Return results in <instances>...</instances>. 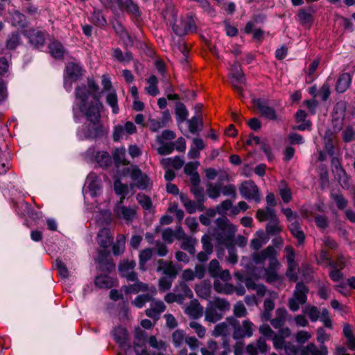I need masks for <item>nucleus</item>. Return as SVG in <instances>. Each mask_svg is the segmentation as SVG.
Returning <instances> with one entry per match:
<instances>
[{
  "label": "nucleus",
  "instance_id": "nucleus-62",
  "mask_svg": "<svg viewBox=\"0 0 355 355\" xmlns=\"http://www.w3.org/2000/svg\"><path fill=\"white\" fill-rule=\"evenodd\" d=\"M114 189L116 194L126 196L128 193V187L127 184L121 183L117 180L114 182Z\"/></svg>",
  "mask_w": 355,
  "mask_h": 355
},
{
  "label": "nucleus",
  "instance_id": "nucleus-20",
  "mask_svg": "<svg viewBox=\"0 0 355 355\" xmlns=\"http://www.w3.org/2000/svg\"><path fill=\"white\" fill-rule=\"evenodd\" d=\"M113 236L110 229L102 228L98 233L97 241L103 248H107L112 242Z\"/></svg>",
  "mask_w": 355,
  "mask_h": 355
},
{
  "label": "nucleus",
  "instance_id": "nucleus-5",
  "mask_svg": "<svg viewBox=\"0 0 355 355\" xmlns=\"http://www.w3.org/2000/svg\"><path fill=\"white\" fill-rule=\"evenodd\" d=\"M226 321L233 329L232 338L234 340L250 338L254 333V324L248 319L245 320L241 324L240 322L234 317L230 316L226 318Z\"/></svg>",
  "mask_w": 355,
  "mask_h": 355
},
{
  "label": "nucleus",
  "instance_id": "nucleus-15",
  "mask_svg": "<svg viewBox=\"0 0 355 355\" xmlns=\"http://www.w3.org/2000/svg\"><path fill=\"white\" fill-rule=\"evenodd\" d=\"M181 25L182 28H180V25H173L174 33L178 36H184L189 32H193L196 30V23L191 16H187L181 19Z\"/></svg>",
  "mask_w": 355,
  "mask_h": 355
},
{
  "label": "nucleus",
  "instance_id": "nucleus-44",
  "mask_svg": "<svg viewBox=\"0 0 355 355\" xmlns=\"http://www.w3.org/2000/svg\"><path fill=\"white\" fill-rule=\"evenodd\" d=\"M88 189L92 197L96 196L101 191V181L94 177L89 182Z\"/></svg>",
  "mask_w": 355,
  "mask_h": 355
},
{
  "label": "nucleus",
  "instance_id": "nucleus-38",
  "mask_svg": "<svg viewBox=\"0 0 355 355\" xmlns=\"http://www.w3.org/2000/svg\"><path fill=\"white\" fill-rule=\"evenodd\" d=\"M21 43L20 35L18 32L11 33L6 40V46L9 50L15 49Z\"/></svg>",
  "mask_w": 355,
  "mask_h": 355
},
{
  "label": "nucleus",
  "instance_id": "nucleus-22",
  "mask_svg": "<svg viewBox=\"0 0 355 355\" xmlns=\"http://www.w3.org/2000/svg\"><path fill=\"white\" fill-rule=\"evenodd\" d=\"M218 279H216L214 282V289L216 292L225 295H230L234 292L235 287L232 284L227 282H221Z\"/></svg>",
  "mask_w": 355,
  "mask_h": 355
},
{
  "label": "nucleus",
  "instance_id": "nucleus-64",
  "mask_svg": "<svg viewBox=\"0 0 355 355\" xmlns=\"http://www.w3.org/2000/svg\"><path fill=\"white\" fill-rule=\"evenodd\" d=\"M232 207V202L230 200H225L216 206L217 213L219 214H225L226 211Z\"/></svg>",
  "mask_w": 355,
  "mask_h": 355
},
{
  "label": "nucleus",
  "instance_id": "nucleus-52",
  "mask_svg": "<svg viewBox=\"0 0 355 355\" xmlns=\"http://www.w3.org/2000/svg\"><path fill=\"white\" fill-rule=\"evenodd\" d=\"M304 313L306 314L312 322H315L320 318V311L315 306H308L305 308Z\"/></svg>",
  "mask_w": 355,
  "mask_h": 355
},
{
  "label": "nucleus",
  "instance_id": "nucleus-53",
  "mask_svg": "<svg viewBox=\"0 0 355 355\" xmlns=\"http://www.w3.org/2000/svg\"><path fill=\"white\" fill-rule=\"evenodd\" d=\"M233 313L236 318L245 317L248 314L247 309L241 302H237L234 305Z\"/></svg>",
  "mask_w": 355,
  "mask_h": 355
},
{
  "label": "nucleus",
  "instance_id": "nucleus-46",
  "mask_svg": "<svg viewBox=\"0 0 355 355\" xmlns=\"http://www.w3.org/2000/svg\"><path fill=\"white\" fill-rule=\"evenodd\" d=\"M331 198L334 200L336 204L337 207L339 209H345L348 204V201L347 199L344 198V196L338 192H331Z\"/></svg>",
  "mask_w": 355,
  "mask_h": 355
},
{
  "label": "nucleus",
  "instance_id": "nucleus-60",
  "mask_svg": "<svg viewBox=\"0 0 355 355\" xmlns=\"http://www.w3.org/2000/svg\"><path fill=\"white\" fill-rule=\"evenodd\" d=\"M136 283L126 288L127 293H137L140 291H145L148 289V285L141 282L135 281Z\"/></svg>",
  "mask_w": 355,
  "mask_h": 355
},
{
  "label": "nucleus",
  "instance_id": "nucleus-63",
  "mask_svg": "<svg viewBox=\"0 0 355 355\" xmlns=\"http://www.w3.org/2000/svg\"><path fill=\"white\" fill-rule=\"evenodd\" d=\"M175 148V145L172 142L165 143L158 148L157 152L159 155H168L171 154Z\"/></svg>",
  "mask_w": 355,
  "mask_h": 355
},
{
  "label": "nucleus",
  "instance_id": "nucleus-7",
  "mask_svg": "<svg viewBox=\"0 0 355 355\" xmlns=\"http://www.w3.org/2000/svg\"><path fill=\"white\" fill-rule=\"evenodd\" d=\"M308 287L303 283L296 284L293 297L288 300V307L292 311H297L300 306L304 304L307 300Z\"/></svg>",
  "mask_w": 355,
  "mask_h": 355
},
{
  "label": "nucleus",
  "instance_id": "nucleus-2",
  "mask_svg": "<svg viewBox=\"0 0 355 355\" xmlns=\"http://www.w3.org/2000/svg\"><path fill=\"white\" fill-rule=\"evenodd\" d=\"M216 225L214 230L213 236L218 245H223L228 248L227 261L235 264L238 261L236 250L234 246V238L237 230L236 227L230 223L229 219L223 216L215 220Z\"/></svg>",
  "mask_w": 355,
  "mask_h": 355
},
{
  "label": "nucleus",
  "instance_id": "nucleus-56",
  "mask_svg": "<svg viewBox=\"0 0 355 355\" xmlns=\"http://www.w3.org/2000/svg\"><path fill=\"white\" fill-rule=\"evenodd\" d=\"M173 278L169 277H162L159 280V289L162 292L169 290L172 286Z\"/></svg>",
  "mask_w": 355,
  "mask_h": 355
},
{
  "label": "nucleus",
  "instance_id": "nucleus-58",
  "mask_svg": "<svg viewBox=\"0 0 355 355\" xmlns=\"http://www.w3.org/2000/svg\"><path fill=\"white\" fill-rule=\"evenodd\" d=\"M285 258L287 261V265H297L295 261V252L293 248L291 245H288L285 248Z\"/></svg>",
  "mask_w": 355,
  "mask_h": 355
},
{
  "label": "nucleus",
  "instance_id": "nucleus-35",
  "mask_svg": "<svg viewBox=\"0 0 355 355\" xmlns=\"http://www.w3.org/2000/svg\"><path fill=\"white\" fill-rule=\"evenodd\" d=\"M256 234L258 237L254 238L251 240L250 248L254 250H259L265 243H267L268 239L262 230L257 231Z\"/></svg>",
  "mask_w": 355,
  "mask_h": 355
},
{
  "label": "nucleus",
  "instance_id": "nucleus-27",
  "mask_svg": "<svg viewBox=\"0 0 355 355\" xmlns=\"http://www.w3.org/2000/svg\"><path fill=\"white\" fill-rule=\"evenodd\" d=\"M275 216H277V215L275 209L270 207H266L265 209H259L256 212V218L260 222L270 220Z\"/></svg>",
  "mask_w": 355,
  "mask_h": 355
},
{
  "label": "nucleus",
  "instance_id": "nucleus-37",
  "mask_svg": "<svg viewBox=\"0 0 355 355\" xmlns=\"http://www.w3.org/2000/svg\"><path fill=\"white\" fill-rule=\"evenodd\" d=\"M113 337L114 340L121 346L125 345L127 340V331L122 327H116L113 330Z\"/></svg>",
  "mask_w": 355,
  "mask_h": 355
},
{
  "label": "nucleus",
  "instance_id": "nucleus-26",
  "mask_svg": "<svg viewBox=\"0 0 355 355\" xmlns=\"http://www.w3.org/2000/svg\"><path fill=\"white\" fill-rule=\"evenodd\" d=\"M49 53L55 59H62L64 57L65 49L58 41H53L49 44Z\"/></svg>",
  "mask_w": 355,
  "mask_h": 355
},
{
  "label": "nucleus",
  "instance_id": "nucleus-21",
  "mask_svg": "<svg viewBox=\"0 0 355 355\" xmlns=\"http://www.w3.org/2000/svg\"><path fill=\"white\" fill-rule=\"evenodd\" d=\"M291 234L297 240L299 245H302L305 241V234L302 230L299 221L292 222L288 226Z\"/></svg>",
  "mask_w": 355,
  "mask_h": 355
},
{
  "label": "nucleus",
  "instance_id": "nucleus-61",
  "mask_svg": "<svg viewBox=\"0 0 355 355\" xmlns=\"http://www.w3.org/2000/svg\"><path fill=\"white\" fill-rule=\"evenodd\" d=\"M55 266L61 277L66 279L69 277V270L62 260L56 259Z\"/></svg>",
  "mask_w": 355,
  "mask_h": 355
},
{
  "label": "nucleus",
  "instance_id": "nucleus-40",
  "mask_svg": "<svg viewBox=\"0 0 355 355\" xmlns=\"http://www.w3.org/2000/svg\"><path fill=\"white\" fill-rule=\"evenodd\" d=\"M11 16V24L13 26L24 27L26 26V17L19 10L10 12Z\"/></svg>",
  "mask_w": 355,
  "mask_h": 355
},
{
  "label": "nucleus",
  "instance_id": "nucleus-9",
  "mask_svg": "<svg viewBox=\"0 0 355 355\" xmlns=\"http://www.w3.org/2000/svg\"><path fill=\"white\" fill-rule=\"evenodd\" d=\"M252 103L257 107L263 117L271 121L278 120L276 110L268 105L267 101L261 98H253Z\"/></svg>",
  "mask_w": 355,
  "mask_h": 355
},
{
  "label": "nucleus",
  "instance_id": "nucleus-32",
  "mask_svg": "<svg viewBox=\"0 0 355 355\" xmlns=\"http://www.w3.org/2000/svg\"><path fill=\"white\" fill-rule=\"evenodd\" d=\"M153 255V249L147 248L142 250L139 254V269L141 270H146V263L151 259Z\"/></svg>",
  "mask_w": 355,
  "mask_h": 355
},
{
  "label": "nucleus",
  "instance_id": "nucleus-41",
  "mask_svg": "<svg viewBox=\"0 0 355 355\" xmlns=\"http://www.w3.org/2000/svg\"><path fill=\"white\" fill-rule=\"evenodd\" d=\"M147 83L148 84V86L146 87V92L152 96L158 95L159 91L157 87V78L155 75L150 76L147 80Z\"/></svg>",
  "mask_w": 355,
  "mask_h": 355
},
{
  "label": "nucleus",
  "instance_id": "nucleus-14",
  "mask_svg": "<svg viewBox=\"0 0 355 355\" xmlns=\"http://www.w3.org/2000/svg\"><path fill=\"white\" fill-rule=\"evenodd\" d=\"M131 179L135 182V185L139 189H146L149 184V178L146 174H144L141 170L136 165L131 166L130 168Z\"/></svg>",
  "mask_w": 355,
  "mask_h": 355
},
{
  "label": "nucleus",
  "instance_id": "nucleus-16",
  "mask_svg": "<svg viewBox=\"0 0 355 355\" xmlns=\"http://www.w3.org/2000/svg\"><path fill=\"white\" fill-rule=\"evenodd\" d=\"M115 216L126 223H131L136 217L137 210L135 207L126 206H115L114 209Z\"/></svg>",
  "mask_w": 355,
  "mask_h": 355
},
{
  "label": "nucleus",
  "instance_id": "nucleus-23",
  "mask_svg": "<svg viewBox=\"0 0 355 355\" xmlns=\"http://www.w3.org/2000/svg\"><path fill=\"white\" fill-rule=\"evenodd\" d=\"M114 283L115 280L107 274L97 275L94 280L96 286L99 288H111L114 286Z\"/></svg>",
  "mask_w": 355,
  "mask_h": 355
},
{
  "label": "nucleus",
  "instance_id": "nucleus-57",
  "mask_svg": "<svg viewBox=\"0 0 355 355\" xmlns=\"http://www.w3.org/2000/svg\"><path fill=\"white\" fill-rule=\"evenodd\" d=\"M137 200L139 204L145 210H149L152 207V202L150 198L144 195L139 193L137 196Z\"/></svg>",
  "mask_w": 355,
  "mask_h": 355
},
{
  "label": "nucleus",
  "instance_id": "nucleus-43",
  "mask_svg": "<svg viewBox=\"0 0 355 355\" xmlns=\"http://www.w3.org/2000/svg\"><path fill=\"white\" fill-rule=\"evenodd\" d=\"M186 334L184 331L178 329L172 334V341L175 347H180L184 343H186Z\"/></svg>",
  "mask_w": 355,
  "mask_h": 355
},
{
  "label": "nucleus",
  "instance_id": "nucleus-29",
  "mask_svg": "<svg viewBox=\"0 0 355 355\" xmlns=\"http://www.w3.org/2000/svg\"><path fill=\"white\" fill-rule=\"evenodd\" d=\"M351 76L348 73H342L336 83V89L339 93H343L347 90L351 83Z\"/></svg>",
  "mask_w": 355,
  "mask_h": 355
},
{
  "label": "nucleus",
  "instance_id": "nucleus-3",
  "mask_svg": "<svg viewBox=\"0 0 355 355\" xmlns=\"http://www.w3.org/2000/svg\"><path fill=\"white\" fill-rule=\"evenodd\" d=\"M277 252L272 245H269L264 250L254 252L251 255L252 261L258 265L262 264L266 260H268V266L265 270L266 281L269 283L275 282L280 279L277 273L281 264L277 259Z\"/></svg>",
  "mask_w": 355,
  "mask_h": 355
},
{
  "label": "nucleus",
  "instance_id": "nucleus-42",
  "mask_svg": "<svg viewBox=\"0 0 355 355\" xmlns=\"http://www.w3.org/2000/svg\"><path fill=\"white\" fill-rule=\"evenodd\" d=\"M125 236L123 234H119L116 236V241L112 245V252L114 255L121 254L125 250Z\"/></svg>",
  "mask_w": 355,
  "mask_h": 355
},
{
  "label": "nucleus",
  "instance_id": "nucleus-1",
  "mask_svg": "<svg viewBox=\"0 0 355 355\" xmlns=\"http://www.w3.org/2000/svg\"><path fill=\"white\" fill-rule=\"evenodd\" d=\"M89 92L85 86L77 87L75 91L76 106L83 113L89 122L83 128V133L87 139H95L103 135L104 130L101 123V107L102 104L96 94L93 100L88 101Z\"/></svg>",
  "mask_w": 355,
  "mask_h": 355
},
{
  "label": "nucleus",
  "instance_id": "nucleus-59",
  "mask_svg": "<svg viewBox=\"0 0 355 355\" xmlns=\"http://www.w3.org/2000/svg\"><path fill=\"white\" fill-rule=\"evenodd\" d=\"M189 327L195 331L199 338H202L205 337L206 329L200 323L196 321H191L189 323Z\"/></svg>",
  "mask_w": 355,
  "mask_h": 355
},
{
  "label": "nucleus",
  "instance_id": "nucleus-30",
  "mask_svg": "<svg viewBox=\"0 0 355 355\" xmlns=\"http://www.w3.org/2000/svg\"><path fill=\"white\" fill-rule=\"evenodd\" d=\"M174 292L181 295L182 302L186 298H191L193 297L192 291L184 282H180L176 285L174 288Z\"/></svg>",
  "mask_w": 355,
  "mask_h": 355
},
{
  "label": "nucleus",
  "instance_id": "nucleus-25",
  "mask_svg": "<svg viewBox=\"0 0 355 355\" xmlns=\"http://www.w3.org/2000/svg\"><path fill=\"white\" fill-rule=\"evenodd\" d=\"M328 351L325 345L318 349L313 343H310L302 349V355H327Z\"/></svg>",
  "mask_w": 355,
  "mask_h": 355
},
{
  "label": "nucleus",
  "instance_id": "nucleus-34",
  "mask_svg": "<svg viewBox=\"0 0 355 355\" xmlns=\"http://www.w3.org/2000/svg\"><path fill=\"white\" fill-rule=\"evenodd\" d=\"M175 114L178 124L184 122L189 116V112L186 106L181 102L176 103Z\"/></svg>",
  "mask_w": 355,
  "mask_h": 355
},
{
  "label": "nucleus",
  "instance_id": "nucleus-50",
  "mask_svg": "<svg viewBox=\"0 0 355 355\" xmlns=\"http://www.w3.org/2000/svg\"><path fill=\"white\" fill-rule=\"evenodd\" d=\"M336 263L338 266L337 268H333L334 270L329 272V276L334 282H338L342 279L343 275L338 268L342 269L345 266L344 261L341 259Z\"/></svg>",
  "mask_w": 355,
  "mask_h": 355
},
{
  "label": "nucleus",
  "instance_id": "nucleus-49",
  "mask_svg": "<svg viewBox=\"0 0 355 355\" xmlns=\"http://www.w3.org/2000/svg\"><path fill=\"white\" fill-rule=\"evenodd\" d=\"M187 313L193 318H198L202 315L203 308L199 304H191L187 308Z\"/></svg>",
  "mask_w": 355,
  "mask_h": 355
},
{
  "label": "nucleus",
  "instance_id": "nucleus-51",
  "mask_svg": "<svg viewBox=\"0 0 355 355\" xmlns=\"http://www.w3.org/2000/svg\"><path fill=\"white\" fill-rule=\"evenodd\" d=\"M191 192L193 194L196 200H198L199 202H205L206 198L204 193V189L198 186H191Z\"/></svg>",
  "mask_w": 355,
  "mask_h": 355
},
{
  "label": "nucleus",
  "instance_id": "nucleus-12",
  "mask_svg": "<svg viewBox=\"0 0 355 355\" xmlns=\"http://www.w3.org/2000/svg\"><path fill=\"white\" fill-rule=\"evenodd\" d=\"M137 132L136 125L131 121H127L124 125H115L112 137L114 141H120L123 137L135 134Z\"/></svg>",
  "mask_w": 355,
  "mask_h": 355
},
{
  "label": "nucleus",
  "instance_id": "nucleus-47",
  "mask_svg": "<svg viewBox=\"0 0 355 355\" xmlns=\"http://www.w3.org/2000/svg\"><path fill=\"white\" fill-rule=\"evenodd\" d=\"M106 102L112 107L114 114L119 113L118 98L115 92H111L107 95Z\"/></svg>",
  "mask_w": 355,
  "mask_h": 355
},
{
  "label": "nucleus",
  "instance_id": "nucleus-54",
  "mask_svg": "<svg viewBox=\"0 0 355 355\" xmlns=\"http://www.w3.org/2000/svg\"><path fill=\"white\" fill-rule=\"evenodd\" d=\"M152 300V296L147 294H142L138 295L135 300L132 302V304L137 308H141L144 306V304Z\"/></svg>",
  "mask_w": 355,
  "mask_h": 355
},
{
  "label": "nucleus",
  "instance_id": "nucleus-11",
  "mask_svg": "<svg viewBox=\"0 0 355 355\" xmlns=\"http://www.w3.org/2000/svg\"><path fill=\"white\" fill-rule=\"evenodd\" d=\"M208 272L210 277L215 279L219 278L223 282H228L231 279V275L228 270H222L217 259H212L207 267Z\"/></svg>",
  "mask_w": 355,
  "mask_h": 355
},
{
  "label": "nucleus",
  "instance_id": "nucleus-6",
  "mask_svg": "<svg viewBox=\"0 0 355 355\" xmlns=\"http://www.w3.org/2000/svg\"><path fill=\"white\" fill-rule=\"evenodd\" d=\"M83 76V68L79 63L70 62L65 68L64 87L67 92H71L73 82L77 81Z\"/></svg>",
  "mask_w": 355,
  "mask_h": 355
},
{
  "label": "nucleus",
  "instance_id": "nucleus-28",
  "mask_svg": "<svg viewBox=\"0 0 355 355\" xmlns=\"http://www.w3.org/2000/svg\"><path fill=\"white\" fill-rule=\"evenodd\" d=\"M244 82H245V78H244V74L243 72L236 71L232 74V76H231L232 85L234 88V89L240 94H242V93H243V89L241 87V84L244 83Z\"/></svg>",
  "mask_w": 355,
  "mask_h": 355
},
{
  "label": "nucleus",
  "instance_id": "nucleus-39",
  "mask_svg": "<svg viewBox=\"0 0 355 355\" xmlns=\"http://www.w3.org/2000/svg\"><path fill=\"white\" fill-rule=\"evenodd\" d=\"M279 220L277 216L269 220L266 225V232L268 234L276 235L280 233L282 230V227L279 225Z\"/></svg>",
  "mask_w": 355,
  "mask_h": 355
},
{
  "label": "nucleus",
  "instance_id": "nucleus-18",
  "mask_svg": "<svg viewBox=\"0 0 355 355\" xmlns=\"http://www.w3.org/2000/svg\"><path fill=\"white\" fill-rule=\"evenodd\" d=\"M180 199L189 214H191L197 210L202 211L205 209L204 202H199L198 200H192L189 198L187 195L183 193H180Z\"/></svg>",
  "mask_w": 355,
  "mask_h": 355
},
{
  "label": "nucleus",
  "instance_id": "nucleus-55",
  "mask_svg": "<svg viewBox=\"0 0 355 355\" xmlns=\"http://www.w3.org/2000/svg\"><path fill=\"white\" fill-rule=\"evenodd\" d=\"M113 159L116 166H119L120 164H125V150L116 148L113 153Z\"/></svg>",
  "mask_w": 355,
  "mask_h": 355
},
{
  "label": "nucleus",
  "instance_id": "nucleus-10",
  "mask_svg": "<svg viewBox=\"0 0 355 355\" xmlns=\"http://www.w3.org/2000/svg\"><path fill=\"white\" fill-rule=\"evenodd\" d=\"M24 35L28 40V43L35 49L44 46L45 33L37 29L31 28L23 32Z\"/></svg>",
  "mask_w": 355,
  "mask_h": 355
},
{
  "label": "nucleus",
  "instance_id": "nucleus-36",
  "mask_svg": "<svg viewBox=\"0 0 355 355\" xmlns=\"http://www.w3.org/2000/svg\"><path fill=\"white\" fill-rule=\"evenodd\" d=\"M180 248L187 251L190 254L194 255L196 253L195 247L198 244V241L196 238L189 236L182 241Z\"/></svg>",
  "mask_w": 355,
  "mask_h": 355
},
{
  "label": "nucleus",
  "instance_id": "nucleus-24",
  "mask_svg": "<svg viewBox=\"0 0 355 355\" xmlns=\"http://www.w3.org/2000/svg\"><path fill=\"white\" fill-rule=\"evenodd\" d=\"M189 130L192 134L197 133L203 127V120L201 114L196 113L191 119L187 120Z\"/></svg>",
  "mask_w": 355,
  "mask_h": 355
},
{
  "label": "nucleus",
  "instance_id": "nucleus-8",
  "mask_svg": "<svg viewBox=\"0 0 355 355\" xmlns=\"http://www.w3.org/2000/svg\"><path fill=\"white\" fill-rule=\"evenodd\" d=\"M242 197L246 200H253L257 202L260 201L258 187L252 180L243 182L239 188Z\"/></svg>",
  "mask_w": 355,
  "mask_h": 355
},
{
  "label": "nucleus",
  "instance_id": "nucleus-31",
  "mask_svg": "<svg viewBox=\"0 0 355 355\" xmlns=\"http://www.w3.org/2000/svg\"><path fill=\"white\" fill-rule=\"evenodd\" d=\"M112 26L117 35L123 40H127L129 44H133V40L132 37L119 21H115V22L112 24Z\"/></svg>",
  "mask_w": 355,
  "mask_h": 355
},
{
  "label": "nucleus",
  "instance_id": "nucleus-45",
  "mask_svg": "<svg viewBox=\"0 0 355 355\" xmlns=\"http://www.w3.org/2000/svg\"><path fill=\"white\" fill-rule=\"evenodd\" d=\"M228 322H220L216 324L213 331V335L216 337L227 336L229 334Z\"/></svg>",
  "mask_w": 355,
  "mask_h": 355
},
{
  "label": "nucleus",
  "instance_id": "nucleus-17",
  "mask_svg": "<svg viewBox=\"0 0 355 355\" xmlns=\"http://www.w3.org/2000/svg\"><path fill=\"white\" fill-rule=\"evenodd\" d=\"M115 2L120 10L125 11L128 14L136 18L141 17V13L139 7L133 0H115Z\"/></svg>",
  "mask_w": 355,
  "mask_h": 355
},
{
  "label": "nucleus",
  "instance_id": "nucleus-19",
  "mask_svg": "<svg viewBox=\"0 0 355 355\" xmlns=\"http://www.w3.org/2000/svg\"><path fill=\"white\" fill-rule=\"evenodd\" d=\"M157 272H162L165 277H169L175 279L178 275V270L172 261L159 259L157 261Z\"/></svg>",
  "mask_w": 355,
  "mask_h": 355
},
{
  "label": "nucleus",
  "instance_id": "nucleus-48",
  "mask_svg": "<svg viewBox=\"0 0 355 355\" xmlns=\"http://www.w3.org/2000/svg\"><path fill=\"white\" fill-rule=\"evenodd\" d=\"M207 194L211 199H216L218 198L220 194V184L209 183L207 185Z\"/></svg>",
  "mask_w": 355,
  "mask_h": 355
},
{
  "label": "nucleus",
  "instance_id": "nucleus-13",
  "mask_svg": "<svg viewBox=\"0 0 355 355\" xmlns=\"http://www.w3.org/2000/svg\"><path fill=\"white\" fill-rule=\"evenodd\" d=\"M135 266L136 263L135 261H121L119 265V271L121 276L126 278L128 281H137V274L133 271Z\"/></svg>",
  "mask_w": 355,
  "mask_h": 355
},
{
  "label": "nucleus",
  "instance_id": "nucleus-33",
  "mask_svg": "<svg viewBox=\"0 0 355 355\" xmlns=\"http://www.w3.org/2000/svg\"><path fill=\"white\" fill-rule=\"evenodd\" d=\"M91 21L94 25L103 27L105 26L107 24L106 18L105 17L103 12L101 10L94 8L91 14Z\"/></svg>",
  "mask_w": 355,
  "mask_h": 355
},
{
  "label": "nucleus",
  "instance_id": "nucleus-4",
  "mask_svg": "<svg viewBox=\"0 0 355 355\" xmlns=\"http://www.w3.org/2000/svg\"><path fill=\"white\" fill-rule=\"evenodd\" d=\"M230 303L224 298L216 297L207 304L205 311V320L215 323L221 320L230 309Z\"/></svg>",
  "mask_w": 355,
  "mask_h": 355
}]
</instances>
